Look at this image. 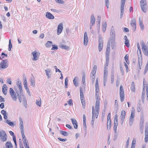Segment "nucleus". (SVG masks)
Returning a JSON list of instances; mask_svg holds the SVG:
<instances>
[{
    "instance_id": "nucleus-1",
    "label": "nucleus",
    "mask_w": 148,
    "mask_h": 148,
    "mask_svg": "<svg viewBox=\"0 0 148 148\" xmlns=\"http://www.w3.org/2000/svg\"><path fill=\"white\" fill-rule=\"evenodd\" d=\"M110 37L109 38L108 41H110L111 42V43L112 44V47H113L115 43V33L114 28L113 26H112L111 29Z\"/></svg>"
},
{
    "instance_id": "nucleus-2",
    "label": "nucleus",
    "mask_w": 148,
    "mask_h": 148,
    "mask_svg": "<svg viewBox=\"0 0 148 148\" xmlns=\"http://www.w3.org/2000/svg\"><path fill=\"white\" fill-rule=\"evenodd\" d=\"M95 109L94 107L93 106L92 107V120L94 121L95 120V117L97 118L99 114V108H95Z\"/></svg>"
},
{
    "instance_id": "nucleus-3",
    "label": "nucleus",
    "mask_w": 148,
    "mask_h": 148,
    "mask_svg": "<svg viewBox=\"0 0 148 148\" xmlns=\"http://www.w3.org/2000/svg\"><path fill=\"white\" fill-rule=\"evenodd\" d=\"M8 65L9 63L8 60H2L0 63V69L3 70L7 68Z\"/></svg>"
},
{
    "instance_id": "nucleus-4",
    "label": "nucleus",
    "mask_w": 148,
    "mask_h": 148,
    "mask_svg": "<svg viewBox=\"0 0 148 148\" xmlns=\"http://www.w3.org/2000/svg\"><path fill=\"white\" fill-rule=\"evenodd\" d=\"M108 75V69H107L106 67H104V70L103 73V85L105 86L106 84V83L107 80Z\"/></svg>"
},
{
    "instance_id": "nucleus-5",
    "label": "nucleus",
    "mask_w": 148,
    "mask_h": 148,
    "mask_svg": "<svg viewBox=\"0 0 148 148\" xmlns=\"http://www.w3.org/2000/svg\"><path fill=\"white\" fill-rule=\"evenodd\" d=\"M140 44L144 53L145 55L148 56V50L145 43L143 41H141L140 42Z\"/></svg>"
},
{
    "instance_id": "nucleus-6",
    "label": "nucleus",
    "mask_w": 148,
    "mask_h": 148,
    "mask_svg": "<svg viewBox=\"0 0 148 148\" xmlns=\"http://www.w3.org/2000/svg\"><path fill=\"white\" fill-rule=\"evenodd\" d=\"M134 116L135 110L133 108L132 110L131 116L129 119V125L130 126H131L133 123Z\"/></svg>"
},
{
    "instance_id": "nucleus-7",
    "label": "nucleus",
    "mask_w": 148,
    "mask_h": 148,
    "mask_svg": "<svg viewBox=\"0 0 148 148\" xmlns=\"http://www.w3.org/2000/svg\"><path fill=\"white\" fill-rule=\"evenodd\" d=\"M9 93L12 99L14 101H16L17 96L15 92L11 88H10Z\"/></svg>"
},
{
    "instance_id": "nucleus-8",
    "label": "nucleus",
    "mask_w": 148,
    "mask_h": 148,
    "mask_svg": "<svg viewBox=\"0 0 148 148\" xmlns=\"http://www.w3.org/2000/svg\"><path fill=\"white\" fill-rule=\"evenodd\" d=\"M125 2V0H121V13L120 18H121L124 12V7Z\"/></svg>"
},
{
    "instance_id": "nucleus-9",
    "label": "nucleus",
    "mask_w": 148,
    "mask_h": 148,
    "mask_svg": "<svg viewBox=\"0 0 148 148\" xmlns=\"http://www.w3.org/2000/svg\"><path fill=\"white\" fill-rule=\"evenodd\" d=\"M99 46L98 48L99 51H100L102 49L103 47V40L102 39L101 36L100 35L99 36Z\"/></svg>"
},
{
    "instance_id": "nucleus-10",
    "label": "nucleus",
    "mask_w": 148,
    "mask_h": 148,
    "mask_svg": "<svg viewBox=\"0 0 148 148\" xmlns=\"http://www.w3.org/2000/svg\"><path fill=\"white\" fill-rule=\"evenodd\" d=\"M95 98L96 101L95 103V108H99V103L100 99L99 97V92H95Z\"/></svg>"
},
{
    "instance_id": "nucleus-11",
    "label": "nucleus",
    "mask_w": 148,
    "mask_h": 148,
    "mask_svg": "<svg viewBox=\"0 0 148 148\" xmlns=\"http://www.w3.org/2000/svg\"><path fill=\"white\" fill-rule=\"evenodd\" d=\"M80 97L83 108L84 109L85 107V102L84 99V95L83 93L80 94Z\"/></svg>"
},
{
    "instance_id": "nucleus-12",
    "label": "nucleus",
    "mask_w": 148,
    "mask_h": 148,
    "mask_svg": "<svg viewBox=\"0 0 148 148\" xmlns=\"http://www.w3.org/2000/svg\"><path fill=\"white\" fill-rule=\"evenodd\" d=\"M63 24L62 23L60 24L58 26L57 30V34L58 35L60 34L63 30Z\"/></svg>"
},
{
    "instance_id": "nucleus-13",
    "label": "nucleus",
    "mask_w": 148,
    "mask_h": 148,
    "mask_svg": "<svg viewBox=\"0 0 148 148\" xmlns=\"http://www.w3.org/2000/svg\"><path fill=\"white\" fill-rule=\"evenodd\" d=\"M2 133V136L0 137V139L3 142H5L7 140V135L5 131Z\"/></svg>"
},
{
    "instance_id": "nucleus-14",
    "label": "nucleus",
    "mask_w": 148,
    "mask_h": 148,
    "mask_svg": "<svg viewBox=\"0 0 148 148\" xmlns=\"http://www.w3.org/2000/svg\"><path fill=\"white\" fill-rule=\"evenodd\" d=\"M16 85L18 87L19 90L20 92L22 93L23 92L22 88V84L21 81L19 80L16 82Z\"/></svg>"
},
{
    "instance_id": "nucleus-15",
    "label": "nucleus",
    "mask_w": 148,
    "mask_h": 148,
    "mask_svg": "<svg viewBox=\"0 0 148 148\" xmlns=\"http://www.w3.org/2000/svg\"><path fill=\"white\" fill-rule=\"evenodd\" d=\"M88 41V38L87 32H85L84 34V44L85 45H86Z\"/></svg>"
},
{
    "instance_id": "nucleus-16",
    "label": "nucleus",
    "mask_w": 148,
    "mask_h": 148,
    "mask_svg": "<svg viewBox=\"0 0 148 148\" xmlns=\"http://www.w3.org/2000/svg\"><path fill=\"white\" fill-rule=\"evenodd\" d=\"M71 120L73 125L75 129H77L78 128L77 123L76 120L74 119H71Z\"/></svg>"
},
{
    "instance_id": "nucleus-17",
    "label": "nucleus",
    "mask_w": 148,
    "mask_h": 148,
    "mask_svg": "<svg viewBox=\"0 0 148 148\" xmlns=\"http://www.w3.org/2000/svg\"><path fill=\"white\" fill-rule=\"evenodd\" d=\"M46 17L49 19H53L54 17V16L51 14L50 12H47L46 14Z\"/></svg>"
},
{
    "instance_id": "nucleus-18",
    "label": "nucleus",
    "mask_w": 148,
    "mask_h": 148,
    "mask_svg": "<svg viewBox=\"0 0 148 148\" xmlns=\"http://www.w3.org/2000/svg\"><path fill=\"white\" fill-rule=\"evenodd\" d=\"M95 18L93 14H92L90 17V24L94 25L95 24Z\"/></svg>"
},
{
    "instance_id": "nucleus-19",
    "label": "nucleus",
    "mask_w": 148,
    "mask_h": 148,
    "mask_svg": "<svg viewBox=\"0 0 148 148\" xmlns=\"http://www.w3.org/2000/svg\"><path fill=\"white\" fill-rule=\"evenodd\" d=\"M7 88L8 87L6 84H4L3 85L2 88V91L3 94L5 95L7 94L6 91L7 90Z\"/></svg>"
},
{
    "instance_id": "nucleus-20",
    "label": "nucleus",
    "mask_w": 148,
    "mask_h": 148,
    "mask_svg": "<svg viewBox=\"0 0 148 148\" xmlns=\"http://www.w3.org/2000/svg\"><path fill=\"white\" fill-rule=\"evenodd\" d=\"M32 54L33 55L34 58L32 59L33 60H37L38 59V56L37 55V53L36 51H34L32 53Z\"/></svg>"
},
{
    "instance_id": "nucleus-21",
    "label": "nucleus",
    "mask_w": 148,
    "mask_h": 148,
    "mask_svg": "<svg viewBox=\"0 0 148 148\" xmlns=\"http://www.w3.org/2000/svg\"><path fill=\"white\" fill-rule=\"evenodd\" d=\"M131 25L132 27H134L135 28L134 31L135 30L136 27V23L135 18H134L133 20L131 22Z\"/></svg>"
},
{
    "instance_id": "nucleus-22",
    "label": "nucleus",
    "mask_w": 148,
    "mask_h": 148,
    "mask_svg": "<svg viewBox=\"0 0 148 148\" xmlns=\"http://www.w3.org/2000/svg\"><path fill=\"white\" fill-rule=\"evenodd\" d=\"M5 145L6 148H13V145L10 142H7L6 143Z\"/></svg>"
},
{
    "instance_id": "nucleus-23",
    "label": "nucleus",
    "mask_w": 148,
    "mask_h": 148,
    "mask_svg": "<svg viewBox=\"0 0 148 148\" xmlns=\"http://www.w3.org/2000/svg\"><path fill=\"white\" fill-rule=\"evenodd\" d=\"M22 136L23 138V142L24 145L29 144L27 139L26 138L25 135L24 134H23L22 135Z\"/></svg>"
},
{
    "instance_id": "nucleus-24",
    "label": "nucleus",
    "mask_w": 148,
    "mask_h": 148,
    "mask_svg": "<svg viewBox=\"0 0 148 148\" xmlns=\"http://www.w3.org/2000/svg\"><path fill=\"white\" fill-rule=\"evenodd\" d=\"M23 104L25 108L27 107V101L25 97H23Z\"/></svg>"
},
{
    "instance_id": "nucleus-25",
    "label": "nucleus",
    "mask_w": 148,
    "mask_h": 148,
    "mask_svg": "<svg viewBox=\"0 0 148 148\" xmlns=\"http://www.w3.org/2000/svg\"><path fill=\"white\" fill-rule=\"evenodd\" d=\"M51 70L50 69H48L45 70V72L46 73V75L48 77V78L51 77Z\"/></svg>"
},
{
    "instance_id": "nucleus-26",
    "label": "nucleus",
    "mask_w": 148,
    "mask_h": 148,
    "mask_svg": "<svg viewBox=\"0 0 148 148\" xmlns=\"http://www.w3.org/2000/svg\"><path fill=\"white\" fill-rule=\"evenodd\" d=\"M145 91L144 90V87H143V90L142 92L141 95V99L143 103H144L145 97Z\"/></svg>"
},
{
    "instance_id": "nucleus-27",
    "label": "nucleus",
    "mask_w": 148,
    "mask_h": 148,
    "mask_svg": "<svg viewBox=\"0 0 148 148\" xmlns=\"http://www.w3.org/2000/svg\"><path fill=\"white\" fill-rule=\"evenodd\" d=\"M107 24L106 21H104L102 24V29L103 32H104L106 29Z\"/></svg>"
},
{
    "instance_id": "nucleus-28",
    "label": "nucleus",
    "mask_w": 148,
    "mask_h": 148,
    "mask_svg": "<svg viewBox=\"0 0 148 148\" xmlns=\"http://www.w3.org/2000/svg\"><path fill=\"white\" fill-rule=\"evenodd\" d=\"M120 95L121 101V102H123L124 99V92H120Z\"/></svg>"
},
{
    "instance_id": "nucleus-29",
    "label": "nucleus",
    "mask_w": 148,
    "mask_h": 148,
    "mask_svg": "<svg viewBox=\"0 0 148 148\" xmlns=\"http://www.w3.org/2000/svg\"><path fill=\"white\" fill-rule=\"evenodd\" d=\"M83 125L85 128L86 129V116L85 114H84L83 115Z\"/></svg>"
},
{
    "instance_id": "nucleus-30",
    "label": "nucleus",
    "mask_w": 148,
    "mask_h": 148,
    "mask_svg": "<svg viewBox=\"0 0 148 148\" xmlns=\"http://www.w3.org/2000/svg\"><path fill=\"white\" fill-rule=\"evenodd\" d=\"M30 82H31V86L32 87L35 86V82L34 81V78L33 77L32 78H31L30 79Z\"/></svg>"
},
{
    "instance_id": "nucleus-31",
    "label": "nucleus",
    "mask_w": 148,
    "mask_h": 148,
    "mask_svg": "<svg viewBox=\"0 0 148 148\" xmlns=\"http://www.w3.org/2000/svg\"><path fill=\"white\" fill-rule=\"evenodd\" d=\"M140 6H147V2L146 0H141L140 1Z\"/></svg>"
},
{
    "instance_id": "nucleus-32",
    "label": "nucleus",
    "mask_w": 148,
    "mask_h": 148,
    "mask_svg": "<svg viewBox=\"0 0 148 148\" xmlns=\"http://www.w3.org/2000/svg\"><path fill=\"white\" fill-rule=\"evenodd\" d=\"M5 122L11 126H14V123L11 122L10 120L8 119Z\"/></svg>"
},
{
    "instance_id": "nucleus-33",
    "label": "nucleus",
    "mask_w": 148,
    "mask_h": 148,
    "mask_svg": "<svg viewBox=\"0 0 148 148\" xmlns=\"http://www.w3.org/2000/svg\"><path fill=\"white\" fill-rule=\"evenodd\" d=\"M78 79V77H75L73 80V82L74 84L76 87L78 86V84L77 82V79Z\"/></svg>"
},
{
    "instance_id": "nucleus-34",
    "label": "nucleus",
    "mask_w": 148,
    "mask_h": 148,
    "mask_svg": "<svg viewBox=\"0 0 148 148\" xmlns=\"http://www.w3.org/2000/svg\"><path fill=\"white\" fill-rule=\"evenodd\" d=\"M110 43L111 42L110 41H108L107 44L106 51H110Z\"/></svg>"
},
{
    "instance_id": "nucleus-35",
    "label": "nucleus",
    "mask_w": 148,
    "mask_h": 148,
    "mask_svg": "<svg viewBox=\"0 0 148 148\" xmlns=\"http://www.w3.org/2000/svg\"><path fill=\"white\" fill-rule=\"evenodd\" d=\"M125 112L124 110H122L121 112L120 117L121 118L125 119Z\"/></svg>"
},
{
    "instance_id": "nucleus-36",
    "label": "nucleus",
    "mask_w": 148,
    "mask_h": 148,
    "mask_svg": "<svg viewBox=\"0 0 148 148\" xmlns=\"http://www.w3.org/2000/svg\"><path fill=\"white\" fill-rule=\"evenodd\" d=\"M111 126V120L110 121H107V129L109 130L110 128V127Z\"/></svg>"
},
{
    "instance_id": "nucleus-37",
    "label": "nucleus",
    "mask_w": 148,
    "mask_h": 148,
    "mask_svg": "<svg viewBox=\"0 0 148 148\" xmlns=\"http://www.w3.org/2000/svg\"><path fill=\"white\" fill-rule=\"evenodd\" d=\"M118 125V122H114V133L116 132V128Z\"/></svg>"
},
{
    "instance_id": "nucleus-38",
    "label": "nucleus",
    "mask_w": 148,
    "mask_h": 148,
    "mask_svg": "<svg viewBox=\"0 0 148 148\" xmlns=\"http://www.w3.org/2000/svg\"><path fill=\"white\" fill-rule=\"evenodd\" d=\"M142 11L145 13H146L147 12V6H140Z\"/></svg>"
},
{
    "instance_id": "nucleus-39",
    "label": "nucleus",
    "mask_w": 148,
    "mask_h": 148,
    "mask_svg": "<svg viewBox=\"0 0 148 148\" xmlns=\"http://www.w3.org/2000/svg\"><path fill=\"white\" fill-rule=\"evenodd\" d=\"M60 47L61 48L64 49L66 50H68L69 49V47L66 45H64L63 44H61Z\"/></svg>"
},
{
    "instance_id": "nucleus-40",
    "label": "nucleus",
    "mask_w": 148,
    "mask_h": 148,
    "mask_svg": "<svg viewBox=\"0 0 148 148\" xmlns=\"http://www.w3.org/2000/svg\"><path fill=\"white\" fill-rule=\"evenodd\" d=\"M131 91L133 92L135 91V84L134 82H132V86L131 87Z\"/></svg>"
},
{
    "instance_id": "nucleus-41",
    "label": "nucleus",
    "mask_w": 148,
    "mask_h": 148,
    "mask_svg": "<svg viewBox=\"0 0 148 148\" xmlns=\"http://www.w3.org/2000/svg\"><path fill=\"white\" fill-rule=\"evenodd\" d=\"M52 44V42L51 41H48L45 45V46L47 47H50Z\"/></svg>"
},
{
    "instance_id": "nucleus-42",
    "label": "nucleus",
    "mask_w": 148,
    "mask_h": 148,
    "mask_svg": "<svg viewBox=\"0 0 148 148\" xmlns=\"http://www.w3.org/2000/svg\"><path fill=\"white\" fill-rule=\"evenodd\" d=\"M20 127L21 129V131L22 135L24 134V127L23 125H20Z\"/></svg>"
},
{
    "instance_id": "nucleus-43",
    "label": "nucleus",
    "mask_w": 148,
    "mask_h": 148,
    "mask_svg": "<svg viewBox=\"0 0 148 148\" xmlns=\"http://www.w3.org/2000/svg\"><path fill=\"white\" fill-rule=\"evenodd\" d=\"M36 104L39 107H40L41 106V101L40 99V100H36Z\"/></svg>"
},
{
    "instance_id": "nucleus-44",
    "label": "nucleus",
    "mask_w": 148,
    "mask_h": 148,
    "mask_svg": "<svg viewBox=\"0 0 148 148\" xmlns=\"http://www.w3.org/2000/svg\"><path fill=\"white\" fill-rule=\"evenodd\" d=\"M97 66L96 65H95L94 66V67L93 68V69L91 71V73H95L96 74V71L97 70Z\"/></svg>"
},
{
    "instance_id": "nucleus-45",
    "label": "nucleus",
    "mask_w": 148,
    "mask_h": 148,
    "mask_svg": "<svg viewBox=\"0 0 148 148\" xmlns=\"http://www.w3.org/2000/svg\"><path fill=\"white\" fill-rule=\"evenodd\" d=\"M12 47V45L11 42V40L10 39L9 40V47L8 48V51H10L11 50Z\"/></svg>"
},
{
    "instance_id": "nucleus-46",
    "label": "nucleus",
    "mask_w": 148,
    "mask_h": 148,
    "mask_svg": "<svg viewBox=\"0 0 148 148\" xmlns=\"http://www.w3.org/2000/svg\"><path fill=\"white\" fill-rule=\"evenodd\" d=\"M23 92L21 93L20 92L19 93H17V98L18 99H22V97L23 96Z\"/></svg>"
},
{
    "instance_id": "nucleus-47",
    "label": "nucleus",
    "mask_w": 148,
    "mask_h": 148,
    "mask_svg": "<svg viewBox=\"0 0 148 148\" xmlns=\"http://www.w3.org/2000/svg\"><path fill=\"white\" fill-rule=\"evenodd\" d=\"M60 134L64 136H67L68 135V133L66 132L63 131H60Z\"/></svg>"
},
{
    "instance_id": "nucleus-48",
    "label": "nucleus",
    "mask_w": 148,
    "mask_h": 148,
    "mask_svg": "<svg viewBox=\"0 0 148 148\" xmlns=\"http://www.w3.org/2000/svg\"><path fill=\"white\" fill-rule=\"evenodd\" d=\"M145 136H148V126H146L145 127Z\"/></svg>"
},
{
    "instance_id": "nucleus-49",
    "label": "nucleus",
    "mask_w": 148,
    "mask_h": 148,
    "mask_svg": "<svg viewBox=\"0 0 148 148\" xmlns=\"http://www.w3.org/2000/svg\"><path fill=\"white\" fill-rule=\"evenodd\" d=\"M140 131L141 134L143 133V131L144 125L140 124Z\"/></svg>"
},
{
    "instance_id": "nucleus-50",
    "label": "nucleus",
    "mask_w": 148,
    "mask_h": 148,
    "mask_svg": "<svg viewBox=\"0 0 148 148\" xmlns=\"http://www.w3.org/2000/svg\"><path fill=\"white\" fill-rule=\"evenodd\" d=\"M125 44L127 47H129L130 46V43L129 42V40H125Z\"/></svg>"
},
{
    "instance_id": "nucleus-51",
    "label": "nucleus",
    "mask_w": 148,
    "mask_h": 148,
    "mask_svg": "<svg viewBox=\"0 0 148 148\" xmlns=\"http://www.w3.org/2000/svg\"><path fill=\"white\" fill-rule=\"evenodd\" d=\"M95 87L97 88H99L98 80V78H97L96 80Z\"/></svg>"
},
{
    "instance_id": "nucleus-52",
    "label": "nucleus",
    "mask_w": 148,
    "mask_h": 148,
    "mask_svg": "<svg viewBox=\"0 0 148 148\" xmlns=\"http://www.w3.org/2000/svg\"><path fill=\"white\" fill-rule=\"evenodd\" d=\"M68 79L67 77H66L65 79V87L66 88H67V86L68 85Z\"/></svg>"
},
{
    "instance_id": "nucleus-53",
    "label": "nucleus",
    "mask_w": 148,
    "mask_h": 148,
    "mask_svg": "<svg viewBox=\"0 0 148 148\" xmlns=\"http://www.w3.org/2000/svg\"><path fill=\"white\" fill-rule=\"evenodd\" d=\"M106 5L107 8H109V0H105Z\"/></svg>"
},
{
    "instance_id": "nucleus-54",
    "label": "nucleus",
    "mask_w": 148,
    "mask_h": 148,
    "mask_svg": "<svg viewBox=\"0 0 148 148\" xmlns=\"http://www.w3.org/2000/svg\"><path fill=\"white\" fill-rule=\"evenodd\" d=\"M130 140V138L129 137H128L127 138V142L126 143V147L127 148H128V146H129Z\"/></svg>"
},
{
    "instance_id": "nucleus-55",
    "label": "nucleus",
    "mask_w": 148,
    "mask_h": 148,
    "mask_svg": "<svg viewBox=\"0 0 148 148\" xmlns=\"http://www.w3.org/2000/svg\"><path fill=\"white\" fill-rule=\"evenodd\" d=\"M55 1L57 3H59L64 4V2L62 0H55Z\"/></svg>"
},
{
    "instance_id": "nucleus-56",
    "label": "nucleus",
    "mask_w": 148,
    "mask_h": 148,
    "mask_svg": "<svg viewBox=\"0 0 148 148\" xmlns=\"http://www.w3.org/2000/svg\"><path fill=\"white\" fill-rule=\"evenodd\" d=\"M52 47L51 49L52 50H57L58 49V47L57 46H56L54 45H52Z\"/></svg>"
},
{
    "instance_id": "nucleus-57",
    "label": "nucleus",
    "mask_w": 148,
    "mask_h": 148,
    "mask_svg": "<svg viewBox=\"0 0 148 148\" xmlns=\"http://www.w3.org/2000/svg\"><path fill=\"white\" fill-rule=\"evenodd\" d=\"M19 121H20V125H23V122L22 120V119L21 117L19 118Z\"/></svg>"
},
{
    "instance_id": "nucleus-58",
    "label": "nucleus",
    "mask_w": 148,
    "mask_h": 148,
    "mask_svg": "<svg viewBox=\"0 0 148 148\" xmlns=\"http://www.w3.org/2000/svg\"><path fill=\"white\" fill-rule=\"evenodd\" d=\"M58 139L60 141L62 142H65L67 140V139L66 138L63 139L60 138H58Z\"/></svg>"
},
{
    "instance_id": "nucleus-59",
    "label": "nucleus",
    "mask_w": 148,
    "mask_h": 148,
    "mask_svg": "<svg viewBox=\"0 0 148 148\" xmlns=\"http://www.w3.org/2000/svg\"><path fill=\"white\" fill-rule=\"evenodd\" d=\"M144 119L143 117H142L140 118V124H142L143 125L144 123Z\"/></svg>"
},
{
    "instance_id": "nucleus-60",
    "label": "nucleus",
    "mask_w": 148,
    "mask_h": 148,
    "mask_svg": "<svg viewBox=\"0 0 148 148\" xmlns=\"http://www.w3.org/2000/svg\"><path fill=\"white\" fill-rule=\"evenodd\" d=\"M139 25L143 24L142 18L141 17H139Z\"/></svg>"
},
{
    "instance_id": "nucleus-61",
    "label": "nucleus",
    "mask_w": 148,
    "mask_h": 148,
    "mask_svg": "<svg viewBox=\"0 0 148 148\" xmlns=\"http://www.w3.org/2000/svg\"><path fill=\"white\" fill-rule=\"evenodd\" d=\"M115 107L117 108V109L118 107V103L117 100H116L115 101Z\"/></svg>"
},
{
    "instance_id": "nucleus-62",
    "label": "nucleus",
    "mask_w": 148,
    "mask_h": 148,
    "mask_svg": "<svg viewBox=\"0 0 148 148\" xmlns=\"http://www.w3.org/2000/svg\"><path fill=\"white\" fill-rule=\"evenodd\" d=\"M114 122H118V116L116 114L114 117Z\"/></svg>"
},
{
    "instance_id": "nucleus-63",
    "label": "nucleus",
    "mask_w": 148,
    "mask_h": 148,
    "mask_svg": "<svg viewBox=\"0 0 148 148\" xmlns=\"http://www.w3.org/2000/svg\"><path fill=\"white\" fill-rule=\"evenodd\" d=\"M68 104L70 106H71V105H72V104H73L72 101V99H69L68 101Z\"/></svg>"
},
{
    "instance_id": "nucleus-64",
    "label": "nucleus",
    "mask_w": 148,
    "mask_h": 148,
    "mask_svg": "<svg viewBox=\"0 0 148 148\" xmlns=\"http://www.w3.org/2000/svg\"><path fill=\"white\" fill-rule=\"evenodd\" d=\"M90 76V78H95V73H91Z\"/></svg>"
}]
</instances>
